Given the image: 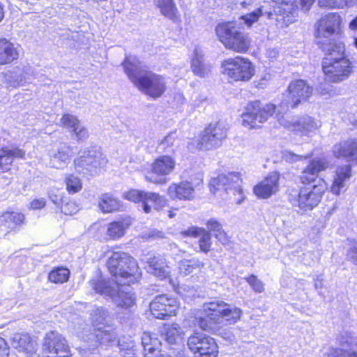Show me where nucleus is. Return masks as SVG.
Returning a JSON list of instances; mask_svg holds the SVG:
<instances>
[{"mask_svg": "<svg viewBox=\"0 0 357 357\" xmlns=\"http://www.w3.org/2000/svg\"><path fill=\"white\" fill-rule=\"evenodd\" d=\"M107 265L114 279H92L89 282L91 287L104 298L111 299L117 307H132L135 298L126 286L134 284L140 278L137 261L126 252H115Z\"/></svg>", "mask_w": 357, "mask_h": 357, "instance_id": "obj_1", "label": "nucleus"}, {"mask_svg": "<svg viewBox=\"0 0 357 357\" xmlns=\"http://www.w3.org/2000/svg\"><path fill=\"white\" fill-rule=\"evenodd\" d=\"M243 314L241 309L217 301L204 305L203 315L199 318L198 325L204 331L216 332L224 321L231 325L238 321Z\"/></svg>", "mask_w": 357, "mask_h": 357, "instance_id": "obj_2", "label": "nucleus"}, {"mask_svg": "<svg viewBox=\"0 0 357 357\" xmlns=\"http://www.w3.org/2000/svg\"><path fill=\"white\" fill-rule=\"evenodd\" d=\"M275 3L273 10H268L264 6L250 13L241 16V19L248 26L257 21L260 16L266 15L267 18L275 20V25L283 29L294 22L292 13L296 9L294 0H271Z\"/></svg>", "mask_w": 357, "mask_h": 357, "instance_id": "obj_3", "label": "nucleus"}, {"mask_svg": "<svg viewBox=\"0 0 357 357\" xmlns=\"http://www.w3.org/2000/svg\"><path fill=\"white\" fill-rule=\"evenodd\" d=\"M326 188L324 180L319 179L318 183L312 187L303 188L300 190H291L288 199L293 206L298 207L303 211H310L318 205Z\"/></svg>", "mask_w": 357, "mask_h": 357, "instance_id": "obj_4", "label": "nucleus"}, {"mask_svg": "<svg viewBox=\"0 0 357 357\" xmlns=\"http://www.w3.org/2000/svg\"><path fill=\"white\" fill-rule=\"evenodd\" d=\"M215 31L219 40L227 49L242 53L250 47V40L248 35L242 32L234 22L219 24Z\"/></svg>", "mask_w": 357, "mask_h": 357, "instance_id": "obj_5", "label": "nucleus"}, {"mask_svg": "<svg viewBox=\"0 0 357 357\" xmlns=\"http://www.w3.org/2000/svg\"><path fill=\"white\" fill-rule=\"evenodd\" d=\"M241 183L242 179L239 173L220 174L211 179L209 188L213 194L222 191L230 197L231 195L234 196V201L240 204L244 199Z\"/></svg>", "mask_w": 357, "mask_h": 357, "instance_id": "obj_6", "label": "nucleus"}, {"mask_svg": "<svg viewBox=\"0 0 357 357\" xmlns=\"http://www.w3.org/2000/svg\"><path fill=\"white\" fill-rule=\"evenodd\" d=\"M275 112V106L273 104L261 107L259 100L251 102L246 107V112L242 114V123L250 128H259Z\"/></svg>", "mask_w": 357, "mask_h": 357, "instance_id": "obj_7", "label": "nucleus"}, {"mask_svg": "<svg viewBox=\"0 0 357 357\" xmlns=\"http://www.w3.org/2000/svg\"><path fill=\"white\" fill-rule=\"evenodd\" d=\"M186 170L182 174V178L189 176V181H185L178 184H172L167 190L169 197L172 199L192 200L195 197V189L198 187L203 181V175L201 172H197L195 175H188Z\"/></svg>", "mask_w": 357, "mask_h": 357, "instance_id": "obj_8", "label": "nucleus"}, {"mask_svg": "<svg viewBox=\"0 0 357 357\" xmlns=\"http://www.w3.org/2000/svg\"><path fill=\"white\" fill-rule=\"evenodd\" d=\"M224 73L234 81L247 82L254 75L255 68L249 59L241 56L228 59L223 61Z\"/></svg>", "mask_w": 357, "mask_h": 357, "instance_id": "obj_9", "label": "nucleus"}, {"mask_svg": "<svg viewBox=\"0 0 357 357\" xmlns=\"http://www.w3.org/2000/svg\"><path fill=\"white\" fill-rule=\"evenodd\" d=\"M228 127L224 122L219 121L211 123L206 128L197 143L199 150H210L220 146L227 135Z\"/></svg>", "mask_w": 357, "mask_h": 357, "instance_id": "obj_10", "label": "nucleus"}, {"mask_svg": "<svg viewBox=\"0 0 357 357\" xmlns=\"http://www.w3.org/2000/svg\"><path fill=\"white\" fill-rule=\"evenodd\" d=\"M189 349L194 357H217L218 347L215 340L205 334L195 333L188 339Z\"/></svg>", "mask_w": 357, "mask_h": 357, "instance_id": "obj_11", "label": "nucleus"}, {"mask_svg": "<svg viewBox=\"0 0 357 357\" xmlns=\"http://www.w3.org/2000/svg\"><path fill=\"white\" fill-rule=\"evenodd\" d=\"M342 18L337 13H330L322 16L317 22L316 38L317 43L335 40L340 33Z\"/></svg>", "mask_w": 357, "mask_h": 357, "instance_id": "obj_12", "label": "nucleus"}, {"mask_svg": "<svg viewBox=\"0 0 357 357\" xmlns=\"http://www.w3.org/2000/svg\"><path fill=\"white\" fill-rule=\"evenodd\" d=\"M124 197L134 202H141L146 213L151 211V208L160 210L166 205V200L159 194L138 190H131L124 193Z\"/></svg>", "mask_w": 357, "mask_h": 357, "instance_id": "obj_13", "label": "nucleus"}, {"mask_svg": "<svg viewBox=\"0 0 357 357\" xmlns=\"http://www.w3.org/2000/svg\"><path fill=\"white\" fill-rule=\"evenodd\" d=\"M313 88L303 79L292 81L287 89L285 99L282 102L287 107L295 108L299 104L307 101L312 95Z\"/></svg>", "mask_w": 357, "mask_h": 357, "instance_id": "obj_14", "label": "nucleus"}, {"mask_svg": "<svg viewBox=\"0 0 357 357\" xmlns=\"http://www.w3.org/2000/svg\"><path fill=\"white\" fill-rule=\"evenodd\" d=\"M135 85L141 91L153 98L160 97L166 89L164 78L151 71L142 75Z\"/></svg>", "mask_w": 357, "mask_h": 357, "instance_id": "obj_15", "label": "nucleus"}, {"mask_svg": "<svg viewBox=\"0 0 357 357\" xmlns=\"http://www.w3.org/2000/svg\"><path fill=\"white\" fill-rule=\"evenodd\" d=\"M326 81L339 83L349 78L352 72L351 62L349 59L322 64Z\"/></svg>", "mask_w": 357, "mask_h": 357, "instance_id": "obj_16", "label": "nucleus"}, {"mask_svg": "<svg viewBox=\"0 0 357 357\" xmlns=\"http://www.w3.org/2000/svg\"><path fill=\"white\" fill-rule=\"evenodd\" d=\"M176 300L166 294L157 296L150 303L151 314L157 319H165L167 317L176 314Z\"/></svg>", "mask_w": 357, "mask_h": 357, "instance_id": "obj_17", "label": "nucleus"}, {"mask_svg": "<svg viewBox=\"0 0 357 357\" xmlns=\"http://www.w3.org/2000/svg\"><path fill=\"white\" fill-rule=\"evenodd\" d=\"M332 167V164L327 158H313L305 169L302 172L301 181L303 184L312 187L318 183V174Z\"/></svg>", "mask_w": 357, "mask_h": 357, "instance_id": "obj_18", "label": "nucleus"}, {"mask_svg": "<svg viewBox=\"0 0 357 357\" xmlns=\"http://www.w3.org/2000/svg\"><path fill=\"white\" fill-rule=\"evenodd\" d=\"M341 349H331L328 357H357V337L344 332L337 337Z\"/></svg>", "mask_w": 357, "mask_h": 357, "instance_id": "obj_19", "label": "nucleus"}, {"mask_svg": "<svg viewBox=\"0 0 357 357\" xmlns=\"http://www.w3.org/2000/svg\"><path fill=\"white\" fill-rule=\"evenodd\" d=\"M42 349L46 354L54 356L68 350V344L61 334L56 331H51L45 334Z\"/></svg>", "mask_w": 357, "mask_h": 357, "instance_id": "obj_20", "label": "nucleus"}, {"mask_svg": "<svg viewBox=\"0 0 357 357\" xmlns=\"http://www.w3.org/2000/svg\"><path fill=\"white\" fill-rule=\"evenodd\" d=\"M317 44L325 53L322 64H327L328 63L348 59L345 56V47L342 43H337L335 40H333L326 42H319Z\"/></svg>", "mask_w": 357, "mask_h": 357, "instance_id": "obj_21", "label": "nucleus"}, {"mask_svg": "<svg viewBox=\"0 0 357 357\" xmlns=\"http://www.w3.org/2000/svg\"><path fill=\"white\" fill-rule=\"evenodd\" d=\"M280 175L277 172L270 174L261 183L254 188L255 194L260 198L267 199L275 194L279 188Z\"/></svg>", "mask_w": 357, "mask_h": 357, "instance_id": "obj_22", "label": "nucleus"}, {"mask_svg": "<svg viewBox=\"0 0 357 357\" xmlns=\"http://www.w3.org/2000/svg\"><path fill=\"white\" fill-rule=\"evenodd\" d=\"M122 66L126 74L134 84L137 83L142 75L149 72L142 68L141 62L134 56H126Z\"/></svg>", "mask_w": 357, "mask_h": 357, "instance_id": "obj_23", "label": "nucleus"}, {"mask_svg": "<svg viewBox=\"0 0 357 357\" xmlns=\"http://www.w3.org/2000/svg\"><path fill=\"white\" fill-rule=\"evenodd\" d=\"M181 234L183 236L199 237L198 242L199 251L206 254L211 250V236L205 229L192 226L186 230L182 231Z\"/></svg>", "mask_w": 357, "mask_h": 357, "instance_id": "obj_24", "label": "nucleus"}, {"mask_svg": "<svg viewBox=\"0 0 357 357\" xmlns=\"http://www.w3.org/2000/svg\"><path fill=\"white\" fill-rule=\"evenodd\" d=\"M283 125L292 131L298 132L303 135H308L320 127L319 122L309 116L301 117L295 121L288 122Z\"/></svg>", "mask_w": 357, "mask_h": 357, "instance_id": "obj_25", "label": "nucleus"}, {"mask_svg": "<svg viewBox=\"0 0 357 357\" xmlns=\"http://www.w3.org/2000/svg\"><path fill=\"white\" fill-rule=\"evenodd\" d=\"M148 264V272L155 276L160 278H165L169 274V267L166 264L165 259L160 256H155L154 254H150L146 259Z\"/></svg>", "mask_w": 357, "mask_h": 357, "instance_id": "obj_26", "label": "nucleus"}, {"mask_svg": "<svg viewBox=\"0 0 357 357\" xmlns=\"http://www.w3.org/2000/svg\"><path fill=\"white\" fill-rule=\"evenodd\" d=\"M131 225L132 219L130 217L109 223L107 226V238L109 240H117L123 237Z\"/></svg>", "mask_w": 357, "mask_h": 357, "instance_id": "obj_27", "label": "nucleus"}, {"mask_svg": "<svg viewBox=\"0 0 357 357\" xmlns=\"http://www.w3.org/2000/svg\"><path fill=\"white\" fill-rule=\"evenodd\" d=\"M351 175V167L349 165L339 167L336 170L331 188V192L336 195H339L341 190L346 187L347 183L350 180Z\"/></svg>", "mask_w": 357, "mask_h": 357, "instance_id": "obj_28", "label": "nucleus"}, {"mask_svg": "<svg viewBox=\"0 0 357 357\" xmlns=\"http://www.w3.org/2000/svg\"><path fill=\"white\" fill-rule=\"evenodd\" d=\"M191 69L193 74L199 77H207L211 71V66L206 62L204 55L195 49L191 61Z\"/></svg>", "mask_w": 357, "mask_h": 357, "instance_id": "obj_29", "label": "nucleus"}, {"mask_svg": "<svg viewBox=\"0 0 357 357\" xmlns=\"http://www.w3.org/2000/svg\"><path fill=\"white\" fill-rule=\"evenodd\" d=\"M19 57V50L6 38H0V65L11 63Z\"/></svg>", "mask_w": 357, "mask_h": 357, "instance_id": "obj_30", "label": "nucleus"}, {"mask_svg": "<svg viewBox=\"0 0 357 357\" xmlns=\"http://www.w3.org/2000/svg\"><path fill=\"white\" fill-rule=\"evenodd\" d=\"M142 344L144 357H155L160 352L161 342L155 333L144 332L142 336Z\"/></svg>", "mask_w": 357, "mask_h": 357, "instance_id": "obj_31", "label": "nucleus"}, {"mask_svg": "<svg viewBox=\"0 0 357 357\" xmlns=\"http://www.w3.org/2000/svg\"><path fill=\"white\" fill-rule=\"evenodd\" d=\"M142 344L144 357H155L160 352L161 342L155 333L144 332L142 336Z\"/></svg>", "mask_w": 357, "mask_h": 357, "instance_id": "obj_32", "label": "nucleus"}, {"mask_svg": "<svg viewBox=\"0 0 357 357\" xmlns=\"http://www.w3.org/2000/svg\"><path fill=\"white\" fill-rule=\"evenodd\" d=\"M112 319L111 313L103 307H98L91 312V321L94 329L109 328Z\"/></svg>", "mask_w": 357, "mask_h": 357, "instance_id": "obj_33", "label": "nucleus"}, {"mask_svg": "<svg viewBox=\"0 0 357 357\" xmlns=\"http://www.w3.org/2000/svg\"><path fill=\"white\" fill-rule=\"evenodd\" d=\"M98 206L100 211L104 213H113L117 211H121L123 205L121 202L109 193L102 194L98 200Z\"/></svg>", "mask_w": 357, "mask_h": 357, "instance_id": "obj_34", "label": "nucleus"}, {"mask_svg": "<svg viewBox=\"0 0 357 357\" xmlns=\"http://www.w3.org/2000/svg\"><path fill=\"white\" fill-rule=\"evenodd\" d=\"M154 5L165 17L172 21L178 18V10L174 0H154Z\"/></svg>", "mask_w": 357, "mask_h": 357, "instance_id": "obj_35", "label": "nucleus"}, {"mask_svg": "<svg viewBox=\"0 0 357 357\" xmlns=\"http://www.w3.org/2000/svg\"><path fill=\"white\" fill-rule=\"evenodd\" d=\"M24 220V215L18 212L7 211L0 216L1 227L12 231L21 225Z\"/></svg>", "mask_w": 357, "mask_h": 357, "instance_id": "obj_36", "label": "nucleus"}, {"mask_svg": "<svg viewBox=\"0 0 357 357\" xmlns=\"http://www.w3.org/2000/svg\"><path fill=\"white\" fill-rule=\"evenodd\" d=\"M333 152L334 156H355L357 155V141L349 139L335 144Z\"/></svg>", "mask_w": 357, "mask_h": 357, "instance_id": "obj_37", "label": "nucleus"}, {"mask_svg": "<svg viewBox=\"0 0 357 357\" xmlns=\"http://www.w3.org/2000/svg\"><path fill=\"white\" fill-rule=\"evenodd\" d=\"M176 162L172 158H158L152 164V172L158 175H168L174 169Z\"/></svg>", "mask_w": 357, "mask_h": 357, "instance_id": "obj_38", "label": "nucleus"}, {"mask_svg": "<svg viewBox=\"0 0 357 357\" xmlns=\"http://www.w3.org/2000/svg\"><path fill=\"white\" fill-rule=\"evenodd\" d=\"M94 335L100 344L109 345L117 339V333L113 328H99L94 329Z\"/></svg>", "mask_w": 357, "mask_h": 357, "instance_id": "obj_39", "label": "nucleus"}, {"mask_svg": "<svg viewBox=\"0 0 357 357\" xmlns=\"http://www.w3.org/2000/svg\"><path fill=\"white\" fill-rule=\"evenodd\" d=\"M164 333L166 341L169 344H176L181 340V335L183 333L182 328L178 324H165Z\"/></svg>", "mask_w": 357, "mask_h": 357, "instance_id": "obj_40", "label": "nucleus"}, {"mask_svg": "<svg viewBox=\"0 0 357 357\" xmlns=\"http://www.w3.org/2000/svg\"><path fill=\"white\" fill-rule=\"evenodd\" d=\"M178 139L176 132L169 133L159 144L158 150L160 153H166L162 156H169V154L174 152V146L177 144Z\"/></svg>", "mask_w": 357, "mask_h": 357, "instance_id": "obj_41", "label": "nucleus"}, {"mask_svg": "<svg viewBox=\"0 0 357 357\" xmlns=\"http://www.w3.org/2000/svg\"><path fill=\"white\" fill-rule=\"evenodd\" d=\"M204 263L197 258L183 259L179 262V270L181 274L188 275L197 268L204 267Z\"/></svg>", "mask_w": 357, "mask_h": 357, "instance_id": "obj_42", "label": "nucleus"}, {"mask_svg": "<svg viewBox=\"0 0 357 357\" xmlns=\"http://www.w3.org/2000/svg\"><path fill=\"white\" fill-rule=\"evenodd\" d=\"M75 169L77 172H84V170L93 174L96 168L95 158H76L74 160Z\"/></svg>", "mask_w": 357, "mask_h": 357, "instance_id": "obj_43", "label": "nucleus"}, {"mask_svg": "<svg viewBox=\"0 0 357 357\" xmlns=\"http://www.w3.org/2000/svg\"><path fill=\"white\" fill-rule=\"evenodd\" d=\"M70 271L68 269L59 267L52 270L50 273L48 278L50 281L54 283L66 282L69 278Z\"/></svg>", "mask_w": 357, "mask_h": 357, "instance_id": "obj_44", "label": "nucleus"}, {"mask_svg": "<svg viewBox=\"0 0 357 357\" xmlns=\"http://www.w3.org/2000/svg\"><path fill=\"white\" fill-rule=\"evenodd\" d=\"M66 189L69 193L75 194L81 190L82 183L80 179L74 175H69L65 180Z\"/></svg>", "mask_w": 357, "mask_h": 357, "instance_id": "obj_45", "label": "nucleus"}, {"mask_svg": "<svg viewBox=\"0 0 357 357\" xmlns=\"http://www.w3.org/2000/svg\"><path fill=\"white\" fill-rule=\"evenodd\" d=\"M3 82L7 87L20 86L22 79L16 72H8L3 75Z\"/></svg>", "mask_w": 357, "mask_h": 357, "instance_id": "obj_46", "label": "nucleus"}, {"mask_svg": "<svg viewBox=\"0 0 357 357\" xmlns=\"http://www.w3.org/2000/svg\"><path fill=\"white\" fill-rule=\"evenodd\" d=\"M245 280L256 293H262L264 291V283L256 275H251L245 278Z\"/></svg>", "mask_w": 357, "mask_h": 357, "instance_id": "obj_47", "label": "nucleus"}, {"mask_svg": "<svg viewBox=\"0 0 357 357\" xmlns=\"http://www.w3.org/2000/svg\"><path fill=\"white\" fill-rule=\"evenodd\" d=\"M348 0H318L321 7L342 8L347 5Z\"/></svg>", "mask_w": 357, "mask_h": 357, "instance_id": "obj_48", "label": "nucleus"}, {"mask_svg": "<svg viewBox=\"0 0 357 357\" xmlns=\"http://www.w3.org/2000/svg\"><path fill=\"white\" fill-rule=\"evenodd\" d=\"M79 122V121L75 116L65 114L60 120V125L65 128L73 129L76 125H78Z\"/></svg>", "mask_w": 357, "mask_h": 357, "instance_id": "obj_49", "label": "nucleus"}, {"mask_svg": "<svg viewBox=\"0 0 357 357\" xmlns=\"http://www.w3.org/2000/svg\"><path fill=\"white\" fill-rule=\"evenodd\" d=\"M61 211L65 215H73L79 211V207L75 202L66 201L61 204Z\"/></svg>", "mask_w": 357, "mask_h": 357, "instance_id": "obj_50", "label": "nucleus"}, {"mask_svg": "<svg viewBox=\"0 0 357 357\" xmlns=\"http://www.w3.org/2000/svg\"><path fill=\"white\" fill-rule=\"evenodd\" d=\"M49 198L54 204L60 206L66 200L63 195V192L58 189H53L50 190L49 193Z\"/></svg>", "mask_w": 357, "mask_h": 357, "instance_id": "obj_51", "label": "nucleus"}, {"mask_svg": "<svg viewBox=\"0 0 357 357\" xmlns=\"http://www.w3.org/2000/svg\"><path fill=\"white\" fill-rule=\"evenodd\" d=\"M25 153L18 148L5 147L0 151V157L1 156H24Z\"/></svg>", "mask_w": 357, "mask_h": 357, "instance_id": "obj_52", "label": "nucleus"}, {"mask_svg": "<svg viewBox=\"0 0 357 357\" xmlns=\"http://www.w3.org/2000/svg\"><path fill=\"white\" fill-rule=\"evenodd\" d=\"M347 259L351 261L353 264L357 266V245L356 243L352 244L347 250L346 253Z\"/></svg>", "mask_w": 357, "mask_h": 357, "instance_id": "obj_53", "label": "nucleus"}, {"mask_svg": "<svg viewBox=\"0 0 357 357\" xmlns=\"http://www.w3.org/2000/svg\"><path fill=\"white\" fill-rule=\"evenodd\" d=\"M318 92L321 96H334L336 93L333 86L326 83L321 84L317 88Z\"/></svg>", "mask_w": 357, "mask_h": 357, "instance_id": "obj_54", "label": "nucleus"}, {"mask_svg": "<svg viewBox=\"0 0 357 357\" xmlns=\"http://www.w3.org/2000/svg\"><path fill=\"white\" fill-rule=\"evenodd\" d=\"M10 347L6 341L0 337V357H8Z\"/></svg>", "mask_w": 357, "mask_h": 357, "instance_id": "obj_55", "label": "nucleus"}, {"mask_svg": "<svg viewBox=\"0 0 357 357\" xmlns=\"http://www.w3.org/2000/svg\"><path fill=\"white\" fill-rule=\"evenodd\" d=\"M206 226L209 231L214 232V234L220 232L222 229L221 225L215 220H208Z\"/></svg>", "mask_w": 357, "mask_h": 357, "instance_id": "obj_56", "label": "nucleus"}, {"mask_svg": "<svg viewBox=\"0 0 357 357\" xmlns=\"http://www.w3.org/2000/svg\"><path fill=\"white\" fill-rule=\"evenodd\" d=\"M12 162L13 158H0V172L8 171Z\"/></svg>", "mask_w": 357, "mask_h": 357, "instance_id": "obj_57", "label": "nucleus"}, {"mask_svg": "<svg viewBox=\"0 0 357 357\" xmlns=\"http://www.w3.org/2000/svg\"><path fill=\"white\" fill-rule=\"evenodd\" d=\"M118 345L120 349V352H121V350H127L135 347V344L131 340H128V342L124 341L123 339L120 340L119 341Z\"/></svg>", "mask_w": 357, "mask_h": 357, "instance_id": "obj_58", "label": "nucleus"}, {"mask_svg": "<svg viewBox=\"0 0 357 357\" xmlns=\"http://www.w3.org/2000/svg\"><path fill=\"white\" fill-rule=\"evenodd\" d=\"M86 156H97L98 155L102 154L101 148L98 146H91L90 148L87 149V151H84Z\"/></svg>", "mask_w": 357, "mask_h": 357, "instance_id": "obj_59", "label": "nucleus"}, {"mask_svg": "<svg viewBox=\"0 0 357 357\" xmlns=\"http://www.w3.org/2000/svg\"><path fill=\"white\" fill-rule=\"evenodd\" d=\"M46 204L45 199L44 198L36 199L31 202V207L33 209H40L45 207Z\"/></svg>", "mask_w": 357, "mask_h": 357, "instance_id": "obj_60", "label": "nucleus"}, {"mask_svg": "<svg viewBox=\"0 0 357 357\" xmlns=\"http://www.w3.org/2000/svg\"><path fill=\"white\" fill-rule=\"evenodd\" d=\"M89 136V135L87 129L84 126H82L79 128V132L77 133V136L75 137L78 141H83L86 139Z\"/></svg>", "mask_w": 357, "mask_h": 357, "instance_id": "obj_61", "label": "nucleus"}, {"mask_svg": "<svg viewBox=\"0 0 357 357\" xmlns=\"http://www.w3.org/2000/svg\"><path fill=\"white\" fill-rule=\"evenodd\" d=\"M66 160H62L61 158H53L52 167L56 169H62L66 165Z\"/></svg>", "mask_w": 357, "mask_h": 357, "instance_id": "obj_62", "label": "nucleus"}, {"mask_svg": "<svg viewBox=\"0 0 357 357\" xmlns=\"http://www.w3.org/2000/svg\"><path fill=\"white\" fill-rule=\"evenodd\" d=\"M215 236L223 245L229 242L228 237L222 229L220 232L215 233Z\"/></svg>", "mask_w": 357, "mask_h": 357, "instance_id": "obj_63", "label": "nucleus"}, {"mask_svg": "<svg viewBox=\"0 0 357 357\" xmlns=\"http://www.w3.org/2000/svg\"><path fill=\"white\" fill-rule=\"evenodd\" d=\"M58 153L62 155H68L70 153V147L67 144H61L58 148Z\"/></svg>", "mask_w": 357, "mask_h": 357, "instance_id": "obj_64", "label": "nucleus"}]
</instances>
